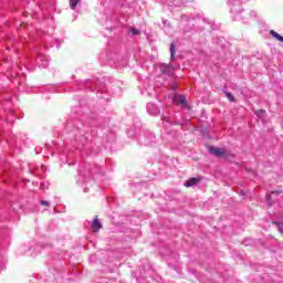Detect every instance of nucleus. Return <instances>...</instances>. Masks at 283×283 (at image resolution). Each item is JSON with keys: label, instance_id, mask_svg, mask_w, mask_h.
<instances>
[{"label": "nucleus", "instance_id": "9", "mask_svg": "<svg viewBox=\"0 0 283 283\" xmlns=\"http://www.w3.org/2000/svg\"><path fill=\"white\" fill-rule=\"evenodd\" d=\"M147 109H148V112H151V109H155V112H153L150 114H158V109L156 108V105H154V104H148Z\"/></svg>", "mask_w": 283, "mask_h": 283}, {"label": "nucleus", "instance_id": "7", "mask_svg": "<svg viewBox=\"0 0 283 283\" xmlns=\"http://www.w3.org/2000/svg\"><path fill=\"white\" fill-rule=\"evenodd\" d=\"M176 57V43H171L170 44V59L171 61H174V59Z\"/></svg>", "mask_w": 283, "mask_h": 283}, {"label": "nucleus", "instance_id": "11", "mask_svg": "<svg viewBox=\"0 0 283 283\" xmlns=\"http://www.w3.org/2000/svg\"><path fill=\"white\" fill-rule=\"evenodd\" d=\"M130 32L134 36H137L138 34H140V31L138 29L132 28Z\"/></svg>", "mask_w": 283, "mask_h": 283}, {"label": "nucleus", "instance_id": "13", "mask_svg": "<svg viewBox=\"0 0 283 283\" xmlns=\"http://www.w3.org/2000/svg\"><path fill=\"white\" fill-rule=\"evenodd\" d=\"M256 114H258V116H263V114H265V112L264 111H259Z\"/></svg>", "mask_w": 283, "mask_h": 283}, {"label": "nucleus", "instance_id": "1", "mask_svg": "<svg viewBox=\"0 0 283 283\" xmlns=\"http://www.w3.org/2000/svg\"><path fill=\"white\" fill-rule=\"evenodd\" d=\"M209 151L210 154L217 156L218 158H227V156H229V153L223 148L210 147Z\"/></svg>", "mask_w": 283, "mask_h": 283}, {"label": "nucleus", "instance_id": "6", "mask_svg": "<svg viewBox=\"0 0 283 283\" xmlns=\"http://www.w3.org/2000/svg\"><path fill=\"white\" fill-rule=\"evenodd\" d=\"M271 36H273V39H276V41H281V43H283V36L280 35V33L275 32L274 30L270 31Z\"/></svg>", "mask_w": 283, "mask_h": 283}, {"label": "nucleus", "instance_id": "2", "mask_svg": "<svg viewBox=\"0 0 283 283\" xmlns=\"http://www.w3.org/2000/svg\"><path fill=\"white\" fill-rule=\"evenodd\" d=\"M172 103H175V105H181V107H189V104L187 103V97H185V95H176L172 98Z\"/></svg>", "mask_w": 283, "mask_h": 283}, {"label": "nucleus", "instance_id": "10", "mask_svg": "<svg viewBox=\"0 0 283 283\" xmlns=\"http://www.w3.org/2000/svg\"><path fill=\"white\" fill-rule=\"evenodd\" d=\"M227 98L230 101V103H235V97H233V94L226 92L224 93Z\"/></svg>", "mask_w": 283, "mask_h": 283}, {"label": "nucleus", "instance_id": "12", "mask_svg": "<svg viewBox=\"0 0 283 283\" xmlns=\"http://www.w3.org/2000/svg\"><path fill=\"white\" fill-rule=\"evenodd\" d=\"M41 205H43L44 207H49L50 202L49 201H41Z\"/></svg>", "mask_w": 283, "mask_h": 283}, {"label": "nucleus", "instance_id": "3", "mask_svg": "<svg viewBox=\"0 0 283 283\" xmlns=\"http://www.w3.org/2000/svg\"><path fill=\"white\" fill-rule=\"evenodd\" d=\"M159 70L166 76H174V67L169 64H160Z\"/></svg>", "mask_w": 283, "mask_h": 283}, {"label": "nucleus", "instance_id": "5", "mask_svg": "<svg viewBox=\"0 0 283 283\" xmlns=\"http://www.w3.org/2000/svg\"><path fill=\"white\" fill-rule=\"evenodd\" d=\"M200 180H202V177H192L185 182V187H195Z\"/></svg>", "mask_w": 283, "mask_h": 283}, {"label": "nucleus", "instance_id": "4", "mask_svg": "<svg viewBox=\"0 0 283 283\" xmlns=\"http://www.w3.org/2000/svg\"><path fill=\"white\" fill-rule=\"evenodd\" d=\"M91 227L93 229V233H98V231H101V229H103V223H101V221L98 220V217H95L93 219Z\"/></svg>", "mask_w": 283, "mask_h": 283}, {"label": "nucleus", "instance_id": "14", "mask_svg": "<svg viewBox=\"0 0 283 283\" xmlns=\"http://www.w3.org/2000/svg\"><path fill=\"white\" fill-rule=\"evenodd\" d=\"M279 231H280V233H283V228L280 227V228H279Z\"/></svg>", "mask_w": 283, "mask_h": 283}, {"label": "nucleus", "instance_id": "8", "mask_svg": "<svg viewBox=\"0 0 283 283\" xmlns=\"http://www.w3.org/2000/svg\"><path fill=\"white\" fill-rule=\"evenodd\" d=\"M81 3V0H70V8L71 10H76V6Z\"/></svg>", "mask_w": 283, "mask_h": 283}]
</instances>
